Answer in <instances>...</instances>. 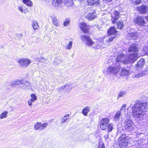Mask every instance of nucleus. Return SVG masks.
Listing matches in <instances>:
<instances>
[{
    "instance_id": "obj_44",
    "label": "nucleus",
    "mask_w": 148,
    "mask_h": 148,
    "mask_svg": "<svg viewBox=\"0 0 148 148\" xmlns=\"http://www.w3.org/2000/svg\"><path fill=\"white\" fill-rule=\"evenodd\" d=\"M31 98L35 101L36 100L37 98L36 95L34 94H32L31 95Z\"/></svg>"
},
{
    "instance_id": "obj_29",
    "label": "nucleus",
    "mask_w": 148,
    "mask_h": 148,
    "mask_svg": "<svg viewBox=\"0 0 148 148\" xmlns=\"http://www.w3.org/2000/svg\"><path fill=\"white\" fill-rule=\"evenodd\" d=\"M145 73L144 72H143L139 73L137 75H134V77L135 78H138L141 77L145 76Z\"/></svg>"
},
{
    "instance_id": "obj_24",
    "label": "nucleus",
    "mask_w": 148,
    "mask_h": 148,
    "mask_svg": "<svg viewBox=\"0 0 148 148\" xmlns=\"http://www.w3.org/2000/svg\"><path fill=\"white\" fill-rule=\"evenodd\" d=\"M116 32V29L114 27H111L108 31V33L110 35L115 34Z\"/></svg>"
},
{
    "instance_id": "obj_11",
    "label": "nucleus",
    "mask_w": 148,
    "mask_h": 148,
    "mask_svg": "<svg viewBox=\"0 0 148 148\" xmlns=\"http://www.w3.org/2000/svg\"><path fill=\"white\" fill-rule=\"evenodd\" d=\"M47 123H44L41 124V123L37 122L34 125V128L36 130H42L44 129L47 125Z\"/></svg>"
},
{
    "instance_id": "obj_6",
    "label": "nucleus",
    "mask_w": 148,
    "mask_h": 148,
    "mask_svg": "<svg viewBox=\"0 0 148 148\" xmlns=\"http://www.w3.org/2000/svg\"><path fill=\"white\" fill-rule=\"evenodd\" d=\"M124 126L125 130L127 131H131L134 128V123L130 117L125 120Z\"/></svg>"
},
{
    "instance_id": "obj_38",
    "label": "nucleus",
    "mask_w": 148,
    "mask_h": 148,
    "mask_svg": "<svg viewBox=\"0 0 148 148\" xmlns=\"http://www.w3.org/2000/svg\"><path fill=\"white\" fill-rule=\"evenodd\" d=\"M70 22V20L69 18L66 19L63 23L64 25L65 26L69 24Z\"/></svg>"
},
{
    "instance_id": "obj_35",
    "label": "nucleus",
    "mask_w": 148,
    "mask_h": 148,
    "mask_svg": "<svg viewBox=\"0 0 148 148\" xmlns=\"http://www.w3.org/2000/svg\"><path fill=\"white\" fill-rule=\"evenodd\" d=\"M126 105L125 104H123L122 105V107L120 110H119L121 112L123 113H125V108H126Z\"/></svg>"
},
{
    "instance_id": "obj_53",
    "label": "nucleus",
    "mask_w": 148,
    "mask_h": 148,
    "mask_svg": "<svg viewBox=\"0 0 148 148\" xmlns=\"http://www.w3.org/2000/svg\"><path fill=\"white\" fill-rule=\"evenodd\" d=\"M69 121H67V123Z\"/></svg>"
},
{
    "instance_id": "obj_39",
    "label": "nucleus",
    "mask_w": 148,
    "mask_h": 148,
    "mask_svg": "<svg viewBox=\"0 0 148 148\" xmlns=\"http://www.w3.org/2000/svg\"><path fill=\"white\" fill-rule=\"evenodd\" d=\"M143 50L145 53L147 55H148V46L143 47Z\"/></svg>"
},
{
    "instance_id": "obj_9",
    "label": "nucleus",
    "mask_w": 148,
    "mask_h": 148,
    "mask_svg": "<svg viewBox=\"0 0 148 148\" xmlns=\"http://www.w3.org/2000/svg\"><path fill=\"white\" fill-rule=\"evenodd\" d=\"M109 120L107 118H103L100 122V128L103 130H106L108 127Z\"/></svg>"
},
{
    "instance_id": "obj_3",
    "label": "nucleus",
    "mask_w": 148,
    "mask_h": 148,
    "mask_svg": "<svg viewBox=\"0 0 148 148\" xmlns=\"http://www.w3.org/2000/svg\"><path fill=\"white\" fill-rule=\"evenodd\" d=\"M115 38V36L110 37L105 36L100 39L99 40L101 42L98 41L95 42L93 47L96 49H101L106 47L110 45V43Z\"/></svg>"
},
{
    "instance_id": "obj_7",
    "label": "nucleus",
    "mask_w": 148,
    "mask_h": 148,
    "mask_svg": "<svg viewBox=\"0 0 148 148\" xmlns=\"http://www.w3.org/2000/svg\"><path fill=\"white\" fill-rule=\"evenodd\" d=\"M31 62L29 59L26 58H22L18 61L19 63V66L22 68L27 67Z\"/></svg>"
},
{
    "instance_id": "obj_17",
    "label": "nucleus",
    "mask_w": 148,
    "mask_h": 148,
    "mask_svg": "<svg viewBox=\"0 0 148 148\" xmlns=\"http://www.w3.org/2000/svg\"><path fill=\"white\" fill-rule=\"evenodd\" d=\"M130 71L127 70L124 68L122 69L120 72L121 76H127L129 75Z\"/></svg>"
},
{
    "instance_id": "obj_52",
    "label": "nucleus",
    "mask_w": 148,
    "mask_h": 148,
    "mask_svg": "<svg viewBox=\"0 0 148 148\" xmlns=\"http://www.w3.org/2000/svg\"><path fill=\"white\" fill-rule=\"evenodd\" d=\"M146 18L147 19V20L148 21V16H147V17H146Z\"/></svg>"
},
{
    "instance_id": "obj_23",
    "label": "nucleus",
    "mask_w": 148,
    "mask_h": 148,
    "mask_svg": "<svg viewBox=\"0 0 148 148\" xmlns=\"http://www.w3.org/2000/svg\"><path fill=\"white\" fill-rule=\"evenodd\" d=\"M64 3L67 7H71L73 5L72 0H64Z\"/></svg>"
},
{
    "instance_id": "obj_43",
    "label": "nucleus",
    "mask_w": 148,
    "mask_h": 148,
    "mask_svg": "<svg viewBox=\"0 0 148 148\" xmlns=\"http://www.w3.org/2000/svg\"><path fill=\"white\" fill-rule=\"evenodd\" d=\"M69 116V114H66L64 116L62 117L63 119L66 122V121L68 119V118H67Z\"/></svg>"
},
{
    "instance_id": "obj_21",
    "label": "nucleus",
    "mask_w": 148,
    "mask_h": 148,
    "mask_svg": "<svg viewBox=\"0 0 148 148\" xmlns=\"http://www.w3.org/2000/svg\"><path fill=\"white\" fill-rule=\"evenodd\" d=\"M129 36L131 38H133V39L136 38L137 37L140 36V34H139L137 32H133L128 34Z\"/></svg>"
},
{
    "instance_id": "obj_49",
    "label": "nucleus",
    "mask_w": 148,
    "mask_h": 148,
    "mask_svg": "<svg viewBox=\"0 0 148 148\" xmlns=\"http://www.w3.org/2000/svg\"><path fill=\"white\" fill-rule=\"evenodd\" d=\"M61 122L62 123H63L64 122H66L62 118V119L61 120Z\"/></svg>"
},
{
    "instance_id": "obj_16",
    "label": "nucleus",
    "mask_w": 148,
    "mask_h": 148,
    "mask_svg": "<svg viewBox=\"0 0 148 148\" xmlns=\"http://www.w3.org/2000/svg\"><path fill=\"white\" fill-rule=\"evenodd\" d=\"M62 3V0H53L52 4L56 7L59 6Z\"/></svg>"
},
{
    "instance_id": "obj_46",
    "label": "nucleus",
    "mask_w": 148,
    "mask_h": 148,
    "mask_svg": "<svg viewBox=\"0 0 148 148\" xmlns=\"http://www.w3.org/2000/svg\"><path fill=\"white\" fill-rule=\"evenodd\" d=\"M112 0H103V1L106 3H108L111 2Z\"/></svg>"
},
{
    "instance_id": "obj_31",
    "label": "nucleus",
    "mask_w": 148,
    "mask_h": 148,
    "mask_svg": "<svg viewBox=\"0 0 148 148\" xmlns=\"http://www.w3.org/2000/svg\"><path fill=\"white\" fill-rule=\"evenodd\" d=\"M123 26V23L122 21H119L117 23V28L119 29H121Z\"/></svg>"
},
{
    "instance_id": "obj_47",
    "label": "nucleus",
    "mask_w": 148,
    "mask_h": 148,
    "mask_svg": "<svg viewBox=\"0 0 148 148\" xmlns=\"http://www.w3.org/2000/svg\"><path fill=\"white\" fill-rule=\"evenodd\" d=\"M27 103H28V105L29 106H31L32 105V102L30 101V100H28V101H27Z\"/></svg>"
},
{
    "instance_id": "obj_20",
    "label": "nucleus",
    "mask_w": 148,
    "mask_h": 148,
    "mask_svg": "<svg viewBox=\"0 0 148 148\" xmlns=\"http://www.w3.org/2000/svg\"><path fill=\"white\" fill-rule=\"evenodd\" d=\"M145 63L144 59H140V60L138 61L137 62L136 66L137 68L143 67Z\"/></svg>"
},
{
    "instance_id": "obj_12",
    "label": "nucleus",
    "mask_w": 148,
    "mask_h": 148,
    "mask_svg": "<svg viewBox=\"0 0 148 148\" xmlns=\"http://www.w3.org/2000/svg\"><path fill=\"white\" fill-rule=\"evenodd\" d=\"M79 27L84 33H87L89 28L85 23L84 22L80 23L79 24Z\"/></svg>"
},
{
    "instance_id": "obj_50",
    "label": "nucleus",
    "mask_w": 148,
    "mask_h": 148,
    "mask_svg": "<svg viewBox=\"0 0 148 148\" xmlns=\"http://www.w3.org/2000/svg\"><path fill=\"white\" fill-rule=\"evenodd\" d=\"M30 101L32 102H34L35 101L33 99H32V98H31L30 100H29Z\"/></svg>"
},
{
    "instance_id": "obj_19",
    "label": "nucleus",
    "mask_w": 148,
    "mask_h": 148,
    "mask_svg": "<svg viewBox=\"0 0 148 148\" xmlns=\"http://www.w3.org/2000/svg\"><path fill=\"white\" fill-rule=\"evenodd\" d=\"M99 0H88V4L89 5H98L99 4Z\"/></svg>"
},
{
    "instance_id": "obj_28",
    "label": "nucleus",
    "mask_w": 148,
    "mask_h": 148,
    "mask_svg": "<svg viewBox=\"0 0 148 148\" xmlns=\"http://www.w3.org/2000/svg\"><path fill=\"white\" fill-rule=\"evenodd\" d=\"M8 112L7 111H4L0 115V119H3L7 117Z\"/></svg>"
},
{
    "instance_id": "obj_10",
    "label": "nucleus",
    "mask_w": 148,
    "mask_h": 148,
    "mask_svg": "<svg viewBox=\"0 0 148 148\" xmlns=\"http://www.w3.org/2000/svg\"><path fill=\"white\" fill-rule=\"evenodd\" d=\"M81 39L84 41L86 45L88 46H91L94 45V42L89 37L85 35H81Z\"/></svg>"
},
{
    "instance_id": "obj_45",
    "label": "nucleus",
    "mask_w": 148,
    "mask_h": 148,
    "mask_svg": "<svg viewBox=\"0 0 148 148\" xmlns=\"http://www.w3.org/2000/svg\"><path fill=\"white\" fill-rule=\"evenodd\" d=\"M18 9L21 12H23V9L22 7L19 6L18 7Z\"/></svg>"
},
{
    "instance_id": "obj_1",
    "label": "nucleus",
    "mask_w": 148,
    "mask_h": 148,
    "mask_svg": "<svg viewBox=\"0 0 148 148\" xmlns=\"http://www.w3.org/2000/svg\"><path fill=\"white\" fill-rule=\"evenodd\" d=\"M129 55L125 56L123 54L119 53L115 59L116 65L121 66V64H126L129 63H134L138 58V50L136 47L132 45L130 47L128 50Z\"/></svg>"
},
{
    "instance_id": "obj_36",
    "label": "nucleus",
    "mask_w": 148,
    "mask_h": 148,
    "mask_svg": "<svg viewBox=\"0 0 148 148\" xmlns=\"http://www.w3.org/2000/svg\"><path fill=\"white\" fill-rule=\"evenodd\" d=\"M132 3L134 5H136L140 3L141 2L140 0H131Z\"/></svg>"
},
{
    "instance_id": "obj_42",
    "label": "nucleus",
    "mask_w": 148,
    "mask_h": 148,
    "mask_svg": "<svg viewBox=\"0 0 148 148\" xmlns=\"http://www.w3.org/2000/svg\"><path fill=\"white\" fill-rule=\"evenodd\" d=\"M98 148H105L103 143L102 142L99 143L98 146Z\"/></svg>"
},
{
    "instance_id": "obj_8",
    "label": "nucleus",
    "mask_w": 148,
    "mask_h": 148,
    "mask_svg": "<svg viewBox=\"0 0 148 148\" xmlns=\"http://www.w3.org/2000/svg\"><path fill=\"white\" fill-rule=\"evenodd\" d=\"M134 22L136 24L141 27H143L146 24L145 22L143 17L138 16L134 20Z\"/></svg>"
},
{
    "instance_id": "obj_40",
    "label": "nucleus",
    "mask_w": 148,
    "mask_h": 148,
    "mask_svg": "<svg viewBox=\"0 0 148 148\" xmlns=\"http://www.w3.org/2000/svg\"><path fill=\"white\" fill-rule=\"evenodd\" d=\"M37 60L38 61L40 62H45L47 60L45 58H37Z\"/></svg>"
},
{
    "instance_id": "obj_4",
    "label": "nucleus",
    "mask_w": 148,
    "mask_h": 148,
    "mask_svg": "<svg viewBox=\"0 0 148 148\" xmlns=\"http://www.w3.org/2000/svg\"><path fill=\"white\" fill-rule=\"evenodd\" d=\"M129 137L125 134H122L119 138L118 144L121 148H125L128 145Z\"/></svg>"
},
{
    "instance_id": "obj_15",
    "label": "nucleus",
    "mask_w": 148,
    "mask_h": 148,
    "mask_svg": "<svg viewBox=\"0 0 148 148\" xmlns=\"http://www.w3.org/2000/svg\"><path fill=\"white\" fill-rule=\"evenodd\" d=\"M96 13L95 11L90 13L87 16L86 18L89 21H90L95 18L96 16Z\"/></svg>"
},
{
    "instance_id": "obj_18",
    "label": "nucleus",
    "mask_w": 148,
    "mask_h": 148,
    "mask_svg": "<svg viewBox=\"0 0 148 148\" xmlns=\"http://www.w3.org/2000/svg\"><path fill=\"white\" fill-rule=\"evenodd\" d=\"M24 83V80H17L16 81H14L12 82L11 85L13 86H14L16 85H18L23 84Z\"/></svg>"
},
{
    "instance_id": "obj_27",
    "label": "nucleus",
    "mask_w": 148,
    "mask_h": 148,
    "mask_svg": "<svg viewBox=\"0 0 148 148\" xmlns=\"http://www.w3.org/2000/svg\"><path fill=\"white\" fill-rule=\"evenodd\" d=\"M32 25L33 29L34 30L37 29L39 27V25L38 24V23L36 21H33Z\"/></svg>"
},
{
    "instance_id": "obj_51",
    "label": "nucleus",
    "mask_w": 148,
    "mask_h": 148,
    "mask_svg": "<svg viewBox=\"0 0 148 148\" xmlns=\"http://www.w3.org/2000/svg\"><path fill=\"white\" fill-rule=\"evenodd\" d=\"M45 1H46V2L48 3L49 2V0H44Z\"/></svg>"
},
{
    "instance_id": "obj_32",
    "label": "nucleus",
    "mask_w": 148,
    "mask_h": 148,
    "mask_svg": "<svg viewBox=\"0 0 148 148\" xmlns=\"http://www.w3.org/2000/svg\"><path fill=\"white\" fill-rule=\"evenodd\" d=\"M22 84L23 85V88H25L29 86V82L24 80V83Z\"/></svg>"
},
{
    "instance_id": "obj_13",
    "label": "nucleus",
    "mask_w": 148,
    "mask_h": 148,
    "mask_svg": "<svg viewBox=\"0 0 148 148\" xmlns=\"http://www.w3.org/2000/svg\"><path fill=\"white\" fill-rule=\"evenodd\" d=\"M112 19L111 20L113 23H114L115 21L118 20L119 17V12L117 11H115L114 13L111 14Z\"/></svg>"
},
{
    "instance_id": "obj_30",
    "label": "nucleus",
    "mask_w": 148,
    "mask_h": 148,
    "mask_svg": "<svg viewBox=\"0 0 148 148\" xmlns=\"http://www.w3.org/2000/svg\"><path fill=\"white\" fill-rule=\"evenodd\" d=\"M52 19L53 23V24L56 26H59L58 25V21L56 17H53L52 18Z\"/></svg>"
},
{
    "instance_id": "obj_25",
    "label": "nucleus",
    "mask_w": 148,
    "mask_h": 148,
    "mask_svg": "<svg viewBox=\"0 0 148 148\" xmlns=\"http://www.w3.org/2000/svg\"><path fill=\"white\" fill-rule=\"evenodd\" d=\"M90 110V108L87 106L84 108L82 113L84 116H87L88 113L89 112Z\"/></svg>"
},
{
    "instance_id": "obj_14",
    "label": "nucleus",
    "mask_w": 148,
    "mask_h": 148,
    "mask_svg": "<svg viewBox=\"0 0 148 148\" xmlns=\"http://www.w3.org/2000/svg\"><path fill=\"white\" fill-rule=\"evenodd\" d=\"M137 9L140 13L141 14L146 13L147 10V7L144 5L137 7Z\"/></svg>"
},
{
    "instance_id": "obj_34",
    "label": "nucleus",
    "mask_w": 148,
    "mask_h": 148,
    "mask_svg": "<svg viewBox=\"0 0 148 148\" xmlns=\"http://www.w3.org/2000/svg\"><path fill=\"white\" fill-rule=\"evenodd\" d=\"M108 132H111L113 129V125L112 123H110L108 125Z\"/></svg>"
},
{
    "instance_id": "obj_5",
    "label": "nucleus",
    "mask_w": 148,
    "mask_h": 148,
    "mask_svg": "<svg viewBox=\"0 0 148 148\" xmlns=\"http://www.w3.org/2000/svg\"><path fill=\"white\" fill-rule=\"evenodd\" d=\"M120 66H117L116 63L114 66H111L107 68L106 70L103 71V73L105 75L110 74H116L119 73L120 69Z\"/></svg>"
},
{
    "instance_id": "obj_48",
    "label": "nucleus",
    "mask_w": 148,
    "mask_h": 148,
    "mask_svg": "<svg viewBox=\"0 0 148 148\" xmlns=\"http://www.w3.org/2000/svg\"><path fill=\"white\" fill-rule=\"evenodd\" d=\"M108 136H109L108 134H107L106 135H105L104 136V137H105V139L106 140H107V139L108 138Z\"/></svg>"
},
{
    "instance_id": "obj_37",
    "label": "nucleus",
    "mask_w": 148,
    "mask_h": 148,
    "mask_svg": "<svg viewBox=\"0 0 148 148\" xmlns=\"http://www.w3.org/2000/svg\"><path fill=\"white\" fill-rule=\"evenodd\" d=\"M125 94V92H120L118 95L117 98L119 99L122 97Z\"/></svg>"
},
{
    "instance_id": "obj_26",
    "label": "nucleus",
    "mask_w": 148,
    "mask_h": 148,
    "mask_svg": "<svg viewBox=\"0 0 148 148\" xmlns=\"http://www.w3.org/2000/svg\"><path fill=\"white\" fill-rule=\"evenodd\" d=\"M22 2L28 6L31 7L32 5V3L30 0H23Z\"/></svg>"
},
{
    "instance_id": "obj_41",
    "label": "nucleus",
    "mask_w": 148,
    "mask_h": 148,
    "mask_svg": "<svg viewBox=\"0 0 148 148\" xmlns=\"http://www.w3.org/2000/svg\"><path fill=\"white\" fill-rule=\"evenodd\" d=\"M69 88V86L67 85L62 86L59 89V90L60 91L61 90H62L65 89Z\"/></svg>"
},
{
    "instance_id": "obj_33",
    "label": "nucleus",
    "mask_w": 148,
    "mask_h": 148,
    "mask_svg": "<svg viewBox=\"0 0 148 148\" xmlns=\"http://www.w3.org/2000/svg\"><path fill=\"white\" fill-rule=\"evenodd\" d=\"M73 42L71 41H70L69 42L68 45H67L65 47V48L66 49H71L72 47V45Z\"/></svg>"
},
{
    "instance_id": "obj_22",
    "label": "nucleus",
    "mask_w": 148,
    "mask_h": 148,
    "mask_svg": "<svg viewBox=\"0 0 148 148\" xmlns=\"http://www.w3.org/2000/svg\"><path fill=\"white\" fill-rule=\"evenodd\" d=\"M123 113L121 112L118 111L116 113L114 117V120L115 121H118L119 119L121 117V115Z\"/></svg>"
},
{
    "instance_id": "obj_2",
    "label": "nucleus",
    "mask_w": 148,
    "mask_h": 148,
    "mask_svg": "<svg viewBox=\"0 0 148 148\" xmlns=\"http://www.w3.org/2000/svg\"><path fill=\"white\" fill-rule=\"evenodd\" d=\"M132 108L133 116L136 119H139L143 116V112L147 110L148 104L138 102L135 103Z\"/></svg>"
}]
</instances>
